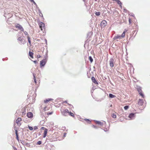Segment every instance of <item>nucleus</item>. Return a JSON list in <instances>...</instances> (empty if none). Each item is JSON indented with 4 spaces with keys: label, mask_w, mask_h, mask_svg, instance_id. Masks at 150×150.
Wrapping results in <instances>:
<instances>
[{
    "label": "nucleus",
    "mask_w": 150,
    "mask_h": 150,
    "mask_svg": "<svg viewBox=\"0 0 150 150\" xmlns=\"http://www.w3.org/2000/svg\"><path fill=\"white\" fill-rule=\"evenodd\" d=\"M41 143H42L41 142V141H40L38 142L37 143L38 144L40 145V144H41Z\"/></svg>",
    "instance_id": "34"
},
{
    "label": "nucleus",
    "mask_w": 150,
    "mask_h": 150,
    "mask_svg": "<svg viewBox=\"0 0 150 150\" xmlns=\"http://www.w3.org/2000/svg\"><path fill=\"white\" fill-rule=\"evenodd\" d=\"M89 59L90 60L91 63H92L93 62V60L91 56L89 57Z\"/></svg>",
    "instance_id": "26"
},
{
    "label": "nucleus",
    "mask_w": 150,
    "mask_h": 150,
    "mask_svg": "<svg viewBox=\"0 0 150 150\" xmlns=\"http://www.w3.org/2000/svg\"><path fill=\"white\" fill-rule=\"evenodd\" d=\"M86 122H88V123H90L91 122V121L89 119H86L85 120Z\"/></svg>",
    "instance_id": "30"
},
{
    "label": "nucleus",
    "mask_w": 150,
    "mask_h": 150,
    "mask_svg": "<svg viewBox=\"0 0 150 150\" xmlns=\"http://www.w3.org/2000/svg\"><path fill=\"white\" fill-rule=\"evenodd\" d=\"M69 115L70 116H71L73 117H74V113L71 112H69Z\"/></svg>",
    "instance_id": "20"
},
{
    "label": "nucleus",
    "mask_w": 150,
    "mask_h": 150,
    "mask_svg": "<svg viewBox=\"0 0 150 150\" xmlns=\"http://www.w3.org/2000/svg\"><path fill=\"white\" fill-rule=\"evenodd\" d=\"M36 128H37V127L35 128V129Z\"/></svg>",
    "instance_id": "47"
},
{
    "label": "nucleus",
    "mask_w": 150,
    "mask_h": 150,
    "mask_svg": "<svg viewBox=\"0 0 150 150\" xmlns=\"http://www.w3.org/2000/svg\"><path fill=\"white\" fill-rule=\"evenodd\" d=\"M109 96L110 98H113L115 97V96L114 95L111 93H110L109 94Z\"/></svg>",
    "instance_id": "21"
},
{
    "label": "nucleus",
    "mask_w": 150,
    "mask_h": 150,
    "mask_svg": "<svg viewBox=\"0 0 150 150\" xmlns=\"http://www.w3.org/2000/svg\"><path fill=\"white\" fill-rule=\"evenodd\" d=\"M33 62L35 63H36V61H33Z\"/></svg>",
    "instance_id": "42"
},
{
    "label": "nucleus",
    "mask_w": 150,
    "mask_h": 150,
    "mask_svg": "<svg viewBox=\"0 0 150 150\" xmlns=\"http://www.w3.org/2000/svg\"><path fill=\"white\" fill-rule=\"evenodd\" d=\"M139 94L143 98H144V96L142 93V92H141V93H139Z\"/></svg>",
    "instance_id": "29"
},
{
    "label": "nucleus",
    "mask_w": 150,
    "mask_h": 150,
    "mask_svg": "<svg viewBox=\"0 0 150 150\" xmlns=\"http://www.w3.org/2000/svg\"><path fill=\"white\" fill-rule=\"evenodd\" d=\"M30 0L32 2H34V1L33 0Z\"/></svg>",
    "instance_id": "40"
},
{
    "label": "nucleus",
    "mask_w": 150,
    "mask_h": 150,
    "mask_svg": "<svg viewBox=\"0 0 150 150\" xmlns=\"http://www.w3.org/2000/svg\"><path fill=\"white\" fill-rule=\"evenodd\" d=\"M27 116L28 118H32L33 117V114L30 112H28Z\"/></svg>",
    "instance_id": "8"
},
{
    "label": "nucleus",
    "mask_w": 150,
    "mask_h": 150,
    "mask_svg": "<svg viewBox=\"0 0 150 150\" xmlns=\"http://www.w3.org/2000/svg\"><path fill=\"white\" fill-rule=\"evenodd\" d=\"M27 38L28 39V41L29 43H30V44H31V41H30V38L29 37V36H28Z\"/></svg>",
    "instance_id": "27"
},
{
    "label": "nucleus",
    "mask_w": 150,
    "mask_h": 150,
    "mask_svg": "<svg viewBox=\"0 0 150 150\" xmlns=\"http://www.w3.org/2000/svg\"><path fill=\"white\" fill-rule=\"evenodd\" d=\"M134 114L133 113H131L130 114L129 116V117L130 118H133V117H134Z\"/></svg>",
    "instance_id": "19"
},
{
    "label": "nucleus",
    "mask_w": 150,
    "mask_h": 150,
    "mask_svg": "<svg viewBox=\"0 0 150 150\" xmlns=\"http://www.w3.org/2000/svg\"><path fill=\"white\" fill-rule=\"evenodd\" d=\"M36 128H37V127L35 128V129Z\"/></svg>",
    "instance_id": "48"
},
{
    "label": "nucleus",
    "mask_w": 150,
    "mask_h": 150,
    "mask_svg": "<svg viewBox=\"0 0 150 150\" xmlns=\"http://www.w3.org/2000/svg\"><path fill=\"white\" fill-rule=\"evenodd\" d=\"M22 121V119L21 117H18L16 120V123L17 124V125L19 126L21 125V122Z\"/></svg>",
    "instance_id": "4"
},
{
    "label": "nucleus",
    "mask_w": 150,
    "mask_h": 150,
    "mask_svg": "<svg viewBox=\"0 0 150 150\" xmlns=\"http://www.w3.org/2000/svg\"><path fill=\"white\" fill-rule=\"evenodd\" d=\"M130 21H131V20L130 19H129V22L130 23Z\"/></svg>",
    "instance_id": "43"
},
{
    "label": "nucleus",
    "mask_w": 150,
    "mask_h": 150,
    "mask_svg": "<svg viewBox=\"0 0 150 150\" xmlns=\"http://www.w3.org/2000/svg\"><path fill=\"white\" fill-rule=\"evenodd\" d=\"M28 127L30 130H33V128L32 127L28 126Z\"/></svg>",
    "instance_id": "32"
},
{
    "label": "nucleus",
    "mask_w": 150,
    "mask_h": 150,
    "mask_svg": "<svg viewBox=\"0 0 150 150\" xmlns=\"http://www.w3.org/2000/svg\"><path fill=\"white\" fill-rule=\"evenodd\" d=\"M24 33L25 35H28V33L26 31H25L24 32Z\"/></svg>",
    "instance_id": "38"
},
{
    "label": "nucleus",
    "mask_w": 150,
    "mask_h": 150,
    "mask_svg": "<svg viewBox=\"0 0 150 150\" xmlns=\"http://www.w3.org/2000/svg\"><path fill=\"white\" fill-rule=\"evenodd\" d=\"M15 27L16 28H17L18 29L20 30L21 31H23L24 29L22 26L19 24H16L15 25Z\"/></svg>",
    "instance_id": "2"
},
{
    "label": "nucleus",
    "mask_w": 150,
    "mask_h": 150,
    "mask_svg": "<svg viewBox=\"0 0 150 150\" xmlns=\"http://www.w3.org/2000/svg\"><path fill=\"white\" fill-rule=\"evenodd\" d=\"M38 25L41 30L43 31V32H45V24L42 22H40L39 23Z\"/></svg>",
    "instance_id": "1"
},
{
    "label": "nucleus",
    "mask_w": 150,
    "mask_h": 150,
    "mask_svg": "<svg viewBox=\"0 0 150 150\" xmlns=\"http://www.w3.org/2000/svg\"><path fill=\"white\" fill-rule=\"evenodd\" d=\"M113 1H116L117 4L119 5V6L122 7V3L121 1L119 0H112Z\"/></svg>",
    "instance_id": "13"
},
{
    "label": "nucleus",
    "mask_w": 150,
    "mask_h": 150,
    "mask_svg": "<svg viewBox=\"0 0 150 150\" xmlns=\"http://www.w3.org/2000/svg\"><path fill=\"white\" fill-rule=\"evenodd\" d=\"M69 112L68 110L66 109L64 110H63L62 112V113L63 115H65L67 113H69Z\"/></svg>",
    "instance_id": "16"
},
{
    "label": "nucleus",
    "mask_w": 150,
    "mask_h": 150,
    "mask_svg": "<svg viewBox=\"0 0 150 150\" xmlns=\"http://www.w3.org/2000/svg\"><path fill=\"white\" fill-rule=\"evenodd\" d=\"M52 100H53V99L51 98H48L45 100L44 101V102L45 103H48L49 101Z\"/></svg>",
    "instance_id": "11"
},
{
    "label": "nucleus",
    "mask_w": 150,
    "mask_h": 150,
    "mask_svg": "<svg viewBox=\"0 0 150 150\" xmlns=\"http://www.w3.org/2000/svg\"><path fill=\"white\" fill-rule=\"evenodd\" d=\"M15 130L16 132V139L17 140L18 142H19V139L18 136V131L17 129H15Z\"/></svg>",
    "instance_id": "10"
},
{
    "label": "nucleus",
    "mask_w": 150,
    "mask_h": 150,
    "mask_svg": "<svg viewBox=\"0 0 150 150\" xmlns=\"http://www.w3.org/2000/svg\"><path fill=\"white\" fill-rule=\"evenodd\" d=\"M114 59L111 58L110 59L109 61V64L110 66L111 67H113L114 66Z\"/></svg>",
    "instance_id": "7"
},
{
    "label": "nucleus",
    "mask_w": 150,
    "mask_h": 150,
    "mask_svg": "<svg viewBox=\"0 0 150 150\" xmlns=\"http://www.w3.org/2000/svg\"><path fill=\"white\" fill-rule=\"evenodd\" d=\"M46 62V59L42 60L40 62V66L41 67L44 66Z\"/></svg>",
    "instance_id": "6"
},
{
    "label": "nucleus",
    "mask_w": 150,
    "mask_h": 150,
    "mask_svg": "<svg viewBox=\"0 0 150 150\" xmlns=\"http://www.w3.org/2000/svg\"><path fill=\"white\" fill-rule=\"evenodd\" d=\"M112 117L114 118H116V115L115 114L113 113L112 114Z\"/></svg>",
    "instance_id": "23"
},
{
    "label": "nucleus",
    "mask_w": 150,
    "mask_h": 150,
    "mask_svg": "<svg viewBox=\"0 0 150 150\" xmlns=\"http://www.w3.org/2000/svg\"><path fill=\"white\" fill-rule=\"evenodd\" d=\"M33 52H31L30 51H29V55L32 58H33Z\"/></svg>",
    "instance_id": "18"
},
{
    "label": "nucleus",
    "mask_w": 150,
    "mask_h": 150,
    "mask_svg": "<svg viewBox=\"0 0 150 150\" xmlns=\"http://www.w3.org/2000/svg\"><path fill=\"white\" fill-rule=\"evenodd\" d=\"M93 127L94 128H97V127H96V126H95L94 125H93Z\"/></svg>",
    "instance_id": "39"
},
{
    "label": "nucleus",
    "mask_w": 150,
    "mask_h": 150,
    "mask_svg": "<svg viewBox=\"0 0 150 150\" xmlns=\"http://www.w3.org/2000/svg\"><path fill=\"white\" fill-rule=\"evenodd\" d=\"M33 77H34V82L36 84L37 83V81H36V79L35 78V75L33 74Z\"/></svg>",
    "instance_id": "22"
},
{
    "label": "nucleus",
    "mask_w": 150,
    "mask_h": 150,
    "mask_svg": "<svg viewBox=\"0 0 150 150\" xmlns=\"http://www.w3.org/2000/svg\"><path fill=\"white\" fill-rule=\"evenodd\" d=\"M83 1L85 2L86 1V0H83Z\"/></svg>",
    "instance_id": "45"
},
{
    "label": "nucleus",
    "mask_w": 150,
    "mask_h": 150,
    "mask_svg": "<svg viewBox=\"0 0 150 150\" xmlns=\"http://www.w3.org/2000/svg\"><path fill=\"white\" fill-rule=\"evenodd\" d=\"M115 38L116 39H120L121 38H121V35H117V36L115 37Z\"/></svg>",
    "instance_id": "24"
},
{
    "label": "nucleus",
    "mask_w": 150,
    "mask_h": 150,
    "mask_svg": "<svg viewBox=\"0 0 150 150\" xmlns=\"http://www.w3.org/2000/svg\"><path fill=\"white\" fill-rule=\"evenodd\" d=\"M127 31V30H125V31L121 35V38H124L125 35V33Z\"/></svg>",
    "instance_id": "17"
},
{
    "label": "nucleus",
    "mask_w": 150,
    "mask_h": 150,
    "mask_svg": "<svg viewBox=\"0 0 150 150\" xmlns=\"http://www.w3.org/2000/svg\"><path fill=\"white\" fill-rule=\"evenodd\" d=\"M139 94L143 98H144V96L142 93V92H141V93H139Z\"/></svg>",
    "instance_id": "28"
},
{
    "label": "nucleus",
    "mask_w": 150,
    "mask_h": 150,
    "mask_svg": "<svg viewBox=\"0 0 150 150\" xmlns=\"http://www.w3.org/2000/svg\"><path fill=\"white\" fill-rule=\"evenodd\" d=\"M46 128H45L44 127H42L41 128V130H45V129H46Z\"/></svg>",
    "instance_id": "36"
},
{
    "label": "nucleus",
    "mask_w": 150,
    "mask_h": 150,
    "mask_svg": "<svg viewBox=\"0 0 150 150\" xmlns=\"http://www.w3.org/2000/svg\"><path fill=\"white\" fill-rule=\"evenodd\" d=\"M68 104V105H70V106H72V107H73V106H72V105H71V104Z\"/></svg>",
    "instance_id": "44"
},
{
    "label": "nucleus",
    "mask_w": 150,
    "mask_h": 150,
    "mask_svg": "<svg viewBox=\"0 0 150 150\" xmlns=\"http://www.w3.org/2000/svg\"><path fill=\"white\" fill-rule=\"evenodd\" d=\"M41 57V56L40 55H37V58H39Z\"/></svg>",
    "instance_id": "37"
},
{
    "label": "nucleus",
    "mask_w": 150,
    "mask_h": 150,
    "mask_svg": "<svg viewBox=\"0 0 150 150\" xmlns=\"http://www.w3.org/2000/svg\"><path fill=\"white\" fill-rule=\"evenodd\" d=\"M18 40L21 42L22 44H24L25 43V41L22 37H20L18 39Z\"/></svg>",
    "instance_id": "5"
},
{
    "label": "nucleus",
    "mask_w": 150,
    "mask_h": 150,
    "mask_svg": "<svg viewBox=\"0 0 150 150\" xmlns=\"http://www.w3.org/2000/svg\"><path fill=\"white\" fill-rule=\"evenodd\" d=\"M47 129H45V130H44V132L43 133V137L44 138H45L47 135Z\"/></svg>",
    "instance_id": "12"
},
{
    "label": "nucleus",
    "mask_w": 150,
    "mask_h": 150,
    "mask_svg": "<svg viewBox=\"0 0 150 150\" xmlns=\"http://www.w3.org/2000/svg\"><path fill=\"white\" fill-rule=\"evenodd\" d=\"M129 107L128 106H125L124 107V108L125 110H127L128 108Z\"/></svg>",
    "instance_id": "31"
},
{
    "label": "nucleus",
    "mask_w": 150,
    "mask_h": 150,
    "mask_svg": "<svg viewBox=\"0 0 150 150\" xmlns=\"http://www.w3.org/2000/svg\"><path fill=\"white\" fill-rule=\"evenodd\" d=\"M36 128H37V127L35 128V129Z\"/></svg>",
    "instance_id": "46"
},
{
    "label": "nucleus",
    "mask_w": 150,
    "mask_h": 150,
    "mask_svg": "<svg viewBox=\"0 0 150 150\" xmlns=\"http://www.w3.org/2000/svg\"><path fill=\"white\" fill-rule=\"evenodd\" d=\"M107 24V22L105 20H103L101 22L100 25L101 28H104L105 27Z\"/></svg>",
    "instance_id": "3"
},
{
    "label": "nucleus",
    "mask_w": 150,
    "mask_h": 150,
    "mask_svg": "<svg viewBox=\"0 0 150 150\" xmlns=\"http://www.w3.org/2000/svg\"><path fill=\"white\" fill-rule=\"evenodd\" d=\"M33 3L34 4L36 5V3L34 1V2H33Z\"/></svg>",
    "instance_id": "41"
},
{
    "label": "nucleus",
    "mask_w": 150,
    "mask_h": 150,
    "mask_svg": "<svg viewBox=\"0 0 150 150\" xmlns=\"http://www.w3.org/2000/svg\"><path fill=\"white\" fill-rule=\"evenodd\" d=\"M143 101L142 99H139L138 103V104L140 106H142L143 104Z\"/></svg>",
    "instance_id": "9"
},
{
    "label": "nucleus",
    "mask_w": 150,
    "mask_h": 150,
    "mask_svg": "<svg viewBox=\"0 0 150 150\" xmlns=\"http://www.w3.org/2000/svg\"><path fill=\"white\" fill-rule=\"evenodd\" d=\"M53 113L52 112H48L47 114L48 115H51Z\"/></svg>",
    "instance_id": "35"
},
{
    "label": "nucleus",
    "mask_w": 150,
    "mask_h": 150,
    "mask_svg": "<svg viewBox=\"0 0 150 150\" xmlns=\"http://www.w3.org/2000/svg\"><path fill=\"white\" fill-rule=\"evenodd\" d=\"M137 91L139 92V93H141V92L142 91V89L141 88H137Z\"/></svg>",
    "instance_id": "25"
},
{
    "label": "nucleus",
    "mask_w": 150,
    "mask_h": 150,
    "mask_svg": "<svg viewBox=\"0 0 150 150\" xmlns=\"http://www.w3.org/2000/svg\"><path fill=\"white\" fill-rule=\"evenodd\" d=\"M91 80L94 83H95L96 84H98V82H97V81L96 80V79L95 78L93 77H92L91 78Z\"/></svg>",
    "instance_id": "14"
},
{
    "label": "nucleus",
    "mask_w": 150,
    "mask_h": 150,
    "mask_svg": "<svg viewBox=\"0 0 150 150\" xmlns=\"http://www.w3.org/2000/svg\"><path fill=\"white\" fill-rule=\"evenodd\" d=\"M95 122L96 124L100 125L101 126H103V123L100 121H95Z\"/></svg>",
    "instance_id": "15"
},
{
    "label": "nucleus",
    "mask_w": 150,
    "mask_h": 150,
    "mask_svg": "<svg viewBox=\"0 0 150 150\" xmlns=\"http://www.w3.org/2000/svg\"><path fill=\"white\" fill-rule=\"evenodd\" d=\"M96 14L97 15L99 16L100 14V12H96Z\"/></svg>",
    "instance_id": "33"
}]
</instances>
